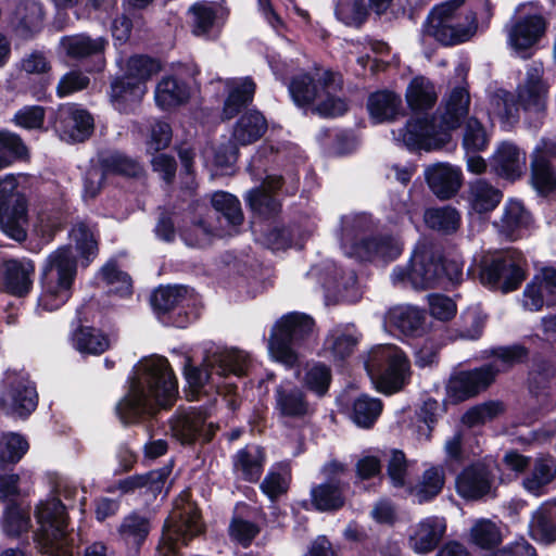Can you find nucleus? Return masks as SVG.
Masks as SVG:
<instances>
[{
  "label": "nucleus",
  "instance_id": "1",
  "mask_svg": "<svg viewBox=\"0 0 556 556\" xmlns=\"http://www.w3.org/2000/svg\"><path fill=\"white\" fill-rule=\"evenodd\" d=\"M178 393L176 377L165 357L141 359L134 368L128 393L117 404V414L124 424L152 415L159 407L173 404Z\"/></svg>",
  "mask_w": 556,
  "mask_h": 556
},
{
  "label": "nucleus",
  "instance_id": "2",
  "mask_svg": "<svg viewBox=\"0 0 556 556\" xmlns=\"http://www.w3.org/2000/svg\"><path fill=\"white\" fill-rule=\"evenodd\" d=\"M492 16L489 0H448L432 9L422 34L445 46L469 40L477 31L478 24H485Z\"/></svg>",
  "mask_w": 556,
  "mask_h": 556
},
{
  "label": "nucleus",
  "instance_id": "3",
  "mask_svg": "<svg viewBox=\"0 0 556 556\" xmlns=\"http://www.w3.org/2000/svg\"><path fill=\"white\" fill-rule=\"evenodd\" d=\"M470 96L466 87H456L446 96L437 126L428 116L412 118L400 130V139L413 150H435L450 140V131L460 126L469 113Z\"/></svg>",
  "mask_w": 556,
  "mask_h": 556
},
{
  "label": "nucleus",
  "instance_id": "4",
  "mask_svg": "<svg viewBox=\"0 0 556 556\" xmlns=\"http://www.w3.org/2000/svg\"><path fill=\"white\" fill-rule=\"evenodd\" d=\"M58 497L52 496L40 502L36 509L39 523L37 541L46 554L67 556L70 540L67 538L66 507H74L79 497V506L85 505V491L70 482H61L55 490Z\"/></svg>",
  "mask_w": 556,
  "mask_h": 556
},
{
  "label": "nucleus",
  "instance_id": "5",
  "mask_svg": "<svg viewBox=\"0 0 556 556\" xmlns=\"http://www.w3.org/2000/svg\"><path fill=\"white\" fill-rule=\"evenodd\" d=\"M342 88L341 77L328 70L314 67L295 76L289 85V92L299 106L315 104L316 111L326 117L342 115L346 102L337 96Z\"/></svg>",
  "mask_w": 556,
  "mask_h": 556
},
{
  "label": "nucleus",
  "instance_id": "6",
  "mask_svg": "<svg viewBox=\"0 0 556 556\" xmlns=\"http://www.w3.org/2000/svg\"><path fill=\"white\" fill-rule=\"evenodd\" d=\"M77 275V262L70 245L51 252L41 267L38 312H54L72 298Z\"/></svg>",
  "mask_w": 556,
  "mask_h": 556
},
{
  "label": "nucleus",
  "instance_id": "7",
  "mask_svg": "<svg viewBox=\"0 0 556 556\" xmlns=\"http://www.w3.org/2000/svg\"><path fill=\"white\" fill-rule=\"evenodd\" d=\"M315 320L312 316L291 312L282 315L273 326L268 339L270 357L288 368L300 363L303 351L312 345Z\"/></svg>",
  "mask_w": 556,
  "mask_h": 556
},
{
  "label": "nucleus",
  "instance_id": "8",
  "mask_svg": "<svg viewBox=\"0 0 556 556\" xmlns=\"http://www.w3.org/2000/svg\"><path fill=\"white\" fill-rule=\"evenodd\" d=\"M371 220L368 215L350 214L341 219V248L345 255L362 261L394 260L402 253V242L389 235L365 237Z\"/></svg>",
  "mask_w": 556,
  "mask_h": 556
},
{
  "label": "nucleus",
  "instance_id": "9",
  "mask_svg": "<svg viewBox=\"0 0 556 556\" xmlns=\"http://www.w3.org/2000/svg\"><path fill=\"white\" fill-rule=\"evenodd\" d=\"M161 71L157 61L135 55L127 61L123 77L111 84V101L113 106L122 113L134 112L148 92L147 81Z\"/></svg>",
  "mask_w": 556,
  "mask_h": 556
},
{
  "label": "nucleus",
  "instance_id": "10",
  "mask_svg": "<svg viewBox=\"0 0 556 556\" xmlns=\"http://www.w3.org/2000/svg\"><path fill=\"white\" fill-rule=\"evenodd\" d=\"M248 362V355L241 351L218 350L205 358L202 367H186L185 377L189 387L187 396L189 400L198 399L206 383L215 387L218 393L222 392L219 380L229 374L242 376Z\"/></svg>",
  "mask_w": 556,
  "mask_h": 556
},
{
  "label": "nucleus",
  "instance_id": "11",
  "mask_svg": "<svg viewBox=\"0 0 556 556\" xmlns=\"http://www.w3.org/2000/svg\"><path fill=\"white\" fill-rule=\"evenodd\" d=\"M365 366L377 389L387 394L399 391L409 371L405 354L392 344L374 346L368 353Z\"/></svg>",
  "mask_w": 556,
  "mask_h": 556
},
{
  "label": "nucleus",
  "instance_id": "12",
  "mask_svg": "<svg viewBox=\"0 0 556 556\" xmlns=\"http://www.w3.org/2000/svg\"><path fill=\"white\" fill-rule=\"evenodd\" d=\"M0 229L9 238L22 242L27 238L28 205L14 175L0 178Z\"/></svg>",
  "mask_w": 556,
  "mask_h": 556
},
{
  "label": "nucleus",
  "instance_id": "13",
  "mask_svg": "<svg viewBox=\"0 0 556 556\" xmlns=\"http://www.w3.org/2000/svg\"><path fill=\"white\" fill-rule=\"evenodd\" d=\"M480 281L489 288H500L504 293L516 290L526 278L522 257L511 254L483 256L480 262Z\"/></svg>",
  "mask_w": 556,
  "mask_h": 556
},
{
  "label": "nucleus",
  "instance_id": "14",
  "mask_svg": "<svg viewBox=\"0 0 556 556\" xmlns=\"http://www.w3.org/2000/svg\"><path fill=\"white\" fill-rule=\"evenodd\" d=\"M391 280L395 286H410L414 289L434 288L442 285L439 262L428 250L415 251L406 265L396 266L393 269Z\"/></svg>",
  "mask_w": 556,
  "mask_h": 556
},
{
  "label": "nucleus",
  "instance_id": "15",
  "mask_svg": "<svg viewBox=\"0 0 556 556\" xmlns=\"http://www.w3.org/2000/svg\"><path fill=\"white\" fill-rule=\"evenodd\" d=\"M201 531L202 523L197 508L191 503H185L182 506L176 504L165 523L162 535L163 548L168 553H175L179 546L187 544Z\"/></svg>",
  "mask_w": 556,
  "mask_h": 556
},
{
  "label": "nucleus",
  "instance_id": "16",
  "mask_svg": "<svg viewBox=\"0 0 556 556\" xmlns=\"http://www.w3.org/2000/svg\"><path fill=\"white\" fill-rule=\"evenodd\" d=\"M517 22L508 31V42L516 51L531 48L545 31L546 23L534 2L517 7Z\"/></svg>",
  "mask_w": 556,
  "mask_h": 556
},
{
  "label": "nucleus",
  "instance_id": "17",
  "mask_svg": "<svg viewBox=\"0 0 556 556\" xmlns=\"http://www.w3.org/2000/svg\"><path fill=\"white\" fill-rule=\"evenodd\" d=\"M38 395L28 378L22 374H7L0 404L7 414L24 417L35 410Z\"/></svg>",
  "mask_w": 556,
  "mask_h": 556
},
{
  "label": "nucleus",
  "instance_id": "18",
  "mask_svg": "<svg viewBox=\"0 0 556 556\" xmlns=\"http://www.w3.org/2000/svg\"><path fill=\"white\" fill-rule=\"evenodd\" d=\"M55 121L60 138L66 142H81L91 135L93 129L91 115L76 104L61 105Z\"/></svg>",
  "mask_w": 556,
  "mask_h": 556
},
{
  "label": "nucleus",
  "instance_id": "19",
  "mask_svg": "<svg viewBox=\"0 0 556 556\" xmlns=\"http://www.w3.org/2000/svg\"><path fill=\"white\" fill-rule=\"evenodd\" d=\"M500 372L496 365H484L473 370L460 371L448 382V392L458 401L475 396L486 389Z\"/></svg>",
  "mask_w": 556,
  "mask_h": 556
},
{
  "label": "nucleus",
  "instance_id": "20",
  "mask_svg": "<svg viewBox=\"0 0 556 556\" xmlns=\"http://www.w3.org/2000/svg\"><path fill=\"white\" fill-rule=\"evenodd\" d=\"M556 156V142L542 140L535 148L531 161V182L541 194H547L556 188V174L549 165Z\"/></svg>",
  "mask_w": 556,
  "mask_h": 556
},
{
  "label": "nucleus",
  "instance_id": "21",
  "mask_svg": "<svg viewBox=\"0 0 556 556\" xmlns=\"http://www.w3.org/2000/svg\"><path fill=\"white\" fill-rule=\"evenodd\" d=\"M455 488L456 492L464 498L480 500L493 494L494 477L486 466L472 465L458 473Z\"/></svg>",
  "mask_w": 556,
  "mask_h": 556
},
{
  "label": "nucleus",
  "instance_id": "22",
  "mask_svg": "<svg viewBox=\"0 0 556 556\" xmlns=\"http://www.w3.org/2000/svg\"><path fill=\"white\" fill-rule=\"evenodd\" d=\"M35 263L30 258L4 260L0 266L4 289L17 296L27 294L34 283Z\"/></svg>",
  "mask_w": 556,
  "mask_h": 556
},
{
  "label": "nucleus",
  "instance_id": "23",
  "mask_svg": "<svg viewBox=\"0 0 556 556\" xmlns=\"http://www.w3.org/2000/svg\"><path fill=\"white\" fill-rule=\"evenodd\" d=\"M542 75L541 65L530 66L517 88L518 102L526 112L541 113L545 110L547 87L542 80Z\"/></svg>",
  "mask_w": 556,
  "mask_h": 556
},
{
  "label": "nucleus",
  "instance_id": "24",
  "mask_svg": "<svg viewBox=\"0 0 556 556\" xmlns=\"http://www.w3.org/2000/svg\"><path fill=\"white\" fill-rule=\"evenodd\" d=\"M216 427L206 424V413L201 409H191L176 416L172 421V431L181 443H191L201 437L211 440Z\"/></svg>",
  "mask_w": 556,
  "mask_h": 556
},
{
  "label": "nucleus",
  "instance_id": "25",
  "mask_svg": "<svg viewBox=\"0 0 556 556\" xmlns=\"http://www.w3.org/2000/svg\"><path fill=\"white\" fill-rule=\"evenodd\" d=\"M445 531L446 522L444 518L426 517L410 528L409 546L417 554H428L438 546Z\"/></svg>",
  "mask_w": 556,
  "mask_h": 556
},
{
  "label": "nucleus",
  "instance_id": "26",
  "mask_svg": "<svg viewBox=\"0 0 556 556\" xmlns=\"http://www.w3.org/2000/svg\"><path fill=\"white\" fill-rule=\"evenodd\" d=\"M281 187V178L267 176L261 187L247 192L244 199L249 207L260 217H270L280 210V204L274 192Z\"/></svg>",
  "mask_w": 556,
  "mask_h": 556
},
{
  "label": "nucleus",
  "instance_id": "27",
  "mask_svg": "<svg viewBox=\"0 0 556 556\" xmlns=\"http://www.w3.org/2000/svg\"><path fill=\"white\" fill-rule=\"evenodd\" d=\"M425 176L432 192L441 199L453 197L462 185L460 168L446 163L429 166Z\"/></svg>",
  "mask_w": 556,
  "mask_h": 556
},
{
  "label": "nucleus",
  "instance_id": "28",
  "mask_svg": "<svg viewBox=\"0 0 556 556\" xmlns=\"http://www.w3.org/2000/svg\"><path fill=\"white\" fill-rule=\"evenodd\" d=\"M276 409L282 417L304 418L312 413L305 394L289 382L281 383L275 392Z\"/></svg>",
  "mask_w": 556,
  "mask_h": 556
},
{
  "label": "nucleus",
  "instance_id": "29",
  "mask_svg": "<svg viewBox=\"0 0 556 556\" xmlns=\"http://www.w3.org/2000/svg\"><path fill=\"white\" fill-rule=\"evenodd\" d=\"M492 167L497 175L514 180L526 168V153L511 142H502L493 154Z\"/></svg>",
  "mask_w": 556,
  "mask_h": 556
},
{
  "label": "nucleus",
  "instance_id": "30",
  "mask_svg": "<svg viewBox=\"0 0 556 556\" xmlns=\"http://www.w3.org/2000/svg\"><path fill=\"white\" fill-rule=\"evenodd\" d=\"M556 478V459L552 456L536 457L530 471L522 480L523 489L535 496L546 493L547 486Z\"/></svg>",
  "mask_w": 556,
  "mask_h": 556
},
{
  "label": "nucleus",
  "instance_id": "31",
  "mask_svg": "<svg viewBox=\"0 0 556 556\" xmlns=\"http://www.w3.org/2000/svg\"><path fill=\"white\" fill-rule=\"evenodd\" d=\"M266 460L264 450L258 445H247L232 457L233 471L249 482L258 481Z\"/></svg>",
  "mask_w": 556,
  "mask_h": 556
},
{
  "label": "nucleus",
  "instance_id": "32",
  "mask_svg": "<svg viewBox=\"0 0 556 556\" xmlns=\"http://www.w3.org/2000/svg\"><path fill=\"white\" fill-rule=\"evenodd\" d=\"M445 484V469L441 465L428 466L415 484H409L407 491L419 504L437 497Z\"/></svg>",
  "mask_w": 556,
  "mask_h": 556
},
{
  "label": "nucleus",
  "instance_id": "33",
  "mask_svg": "<svg viewBox=\"0 0 556 556\" xmlns=\"http://www.w3.org/2000/svg\"><path fill=\"white\" fill-rule=\"evenodd\" d=\"M151 530L150 519L141 514L131 513L124 517L117 532L121 542L129 549L138 552Z\"/></svg>",
  "mask_w": 556,
  "mask_h": 556
},
{
  "label": "nucleus",
  "instance_id": "34",
  "mask_svg": "<svg viewBox=\"0 0 556 556\" xmlns=\"http://www.w3.org/2000/svg\"><path fill=\"white\" fill-rule=\"evenodd\" d=\"M108 43L104 37L92 38L86 34L63 36L60 39V48L72 59H84L102 54Z\"/></svg>",
  "mask_w": 556,
  "mask_h": 556
},
{
  "label": "nucleus",
  "instance_id": "35",
  "mask_svg": "<svg viewBox=\"0 0 556 556\" xmlns=\"http://www.w3.org/2000/svg\"><path fill=\"white\" fill-rule=\"evenodd\" d=\"M424 323L422 313L410 305H397L391 307L383 320V325L390 331L397 330L403 334H414Z\"/></svg>",
  "mask_w": 556,
  "mask_h": 556
},
{
  "label": "nucleus",
  "instance_id": "36",
  "mask_svg": "<svg viewBox=\"0 0 556 556\" xmlns=\"http://www.w3.org/2000/svg\"><path fill=\"white\" fill-rule=\"evenodd\" d=\"M226 87L228 96L224 103L223 117L230 119L252 101L255 84L248 77L233 78L226 81Z\"/></svg>",
  "mask_w": 556,
  "mask_h": 556
},
{
  "label": "nucleus",
  "instance_id": "37",
  "mask_svg": "<svg viewBox=\"0 0 556 556\" xmlns=\"http://www.w3.org/2000/svg\"><path fill=\"white\" fill-rule=\"evenodd\" d=\"M367 106L375 123L392 121L403 111L401 97L390 90L371 93Z\"/></svg>",
  "mask_w": 556,
  "mask_h": 556
},
{
  "label": "nucleus",
  "instance_id": "38",
  "mask_svg": "<svg viewBox=\"0 0 556 556\" xmlns=\"http://www.w3.org/2000/svg\"><path fill=\"white\" fill-rule=\"evenodd\" d=\"M189 12L192 16V31L195 36H206L211 30L224 22L227 11L220 5H213L207 2H197Z\"/></svg>",
  "mask_w": 556,
  "mask_h": 556
},
{
  "label": "nucleus",
  "instance_id": "39",
  "mask_svg": "<svg viewBox=\"0 0 556 556\" xmlns=\"http://www.w3.org/2000/svg\"><path fill=\"white\" fill-rule=\"evenodd\" d=\"M405 97L413 111L422 112L433 108L438 100V91L428 78L417 76L407 86Z\"/></svg>",
  "mask_w": 556,
  "mask_h": 556
},
{
  "label": "nucleus",
  "instance_id": "40",
  "mask_svg": "<svg viewBox=\"0 0 556 556\" xmlns=\"http://www.w3.org/2000/svg\"><path fill=\"white\" fill-rule=\"evenodd\" d=\"M189 98L188 87L175 77H163L156 85L154 100L159 108L169 110L185 103Z\"/></svg>",
  "mask_w": 556,
  "mask_h": 556
},
{
  "label": "nucleus",
  "instance_id": "41",
  "mask_svg": "<svg viewBox=\"0 0 556 556\" xmlns=\"http://www.w3.org/2000/svg\"><path fill=\"white\" fill-rule=\"evenodd\" d=\"M14 21L21 36L27 38L38 33L43 21L40 3L33 0L21 2L14 11Z\"/></svg>",
  "mask_w": 556,
  "mask_h": 556
},
{
  "label": "nucleus",
  "instance_id": "42",
  "mask_svg": "<svg viewBox=\"0 0 556 556\" xmlns=\"http://www.w3.org/2000/svg\"><path fill=\"white\" fill-rule=\"evenodd\" d=\"M531 223V216L518 200H509L504 206L501 230L510 239H517Z\"/></svg>",
  "mask_w": 556,
  "mask_h": 556
},
{
  "label": "nucleus",
  "instance_id": "43",
  "mask_svg": "<svg viewBox=\"0 0 556 556\" xmlns=\"http://www.w3.org/2000/svg\"><path fill=\"white\" fill-rule=\"evenodd\" d=\"M211 203L214 210L224 217L229 227L219 235H232L236 232V228L243 222V213L239 200L228 192L218 191L212 195Z\"/></svg>",
  "mask_w": 556,
  "mask_h": 556
},
{
  "label": "nucleus",
  "instance_id": "44",
  "mask_svg": "<svg viewBox=\"0 0 556 556\" xmlns=\"http://www.w3.org/2000/svg\"><path fill=\"white\" fill-rule=\"evenodd\" d=\"M357 343L356 330L353 325H337L325 340V349L337 358L349 356Z\"/></svg>",
  "mask_w": 556,
  "mask_h": 556
},
{
  "label": "nucleus",
  "instance_id": "45",
  "mask_svg": "<svg viewBox=\"0 0 556 556\" xmlns=\"http://www.w3.org/2000/svg\"><path fill=\"white\" fill-rule=\"evenodd\" d=\"M488 113L491 119H498L505 129L511 127L518 119V106L513 96L505 90H497L490 97Z\"/></svg>",
  "mask_w": 556,
  "mask_h": 556
},
{
  "label": "nucleus",
  "instance_id": "46",
  "mask_svg": "<svg viewBox=\"0 0 556 556\" xmlns=\"http://www.w3.org/2000/svg\"><path fill=\"white\" fill-rule=\"evenodd\" d=\"M267 129L265 117L260 112H249L237 122L232 137L241 146L258 140Z\"/></svg>",
  "mask_w": 556,
  "mask_h": 556
},
{
  "label": "nucleus",
  "instance_id": "47",
  "mask_svg": "<svg viewBox=\"0 0 556 556\" xmlns=\"http://www.w3.org/2000/svg\"><path fill=\"white\" fill-rule=\"evenodd\" d=\"M290 480L291 472L289 466L279 463L269 469L260 488L270 501H275L287 493Z\"/></svg>",
  "mask_w": 556,
  "mask_h": 556
},
{
  "label": "nucleus",
  "instance_id": "48",
  "mask_svg": "<svg viewBox=\"0 0 556 556\" xmlns=\"http://www.w3.org/2000/svg\"><path fill=\"white\" fill-rule=\"evenodd\" d=\"M502 193L484 180H477L470 186L469 201L471 208L478 213L494 210L501 202Z\"/></svg>",
  "mask_w": 556,
  "mask_h": 556
},
{
  "label": "nucleus",
  "instance_id": "49",
  "mask_svg": "<svg viewBox=\"0 0 556 556\" xmlns=\"http://www.w3.org/2000/svg\"><path fill=\"white\" fill-rule=\"evenodd\" d=\"M311 501L321 511L339 509L344 504L342 488L339 483H321L311 490Z\"/></svg>",
  "mask_w": 556,
  "mask_h": 556
},
{
  "label": "nucleus",
  "instance_id": "50",
  "mask_svg": "<svg viewBox=\"0 0 556 556\" xmlns=\"http://www.w3.org/2000/svg\"><path fill=\"white\" fill-rule=\"evenodd\" d=\"M529 529L531 536L538 542L551 544L556 541V517L549 515L545 505L533 513Z\"/></svg>",
  "mask_w": 556,
  "mask_h": 556
},
{
  "label": "nucleus",
  "instance_id": "51",
  "mask_svg": "<svg viewBox=\"0 0 556 556\" xmlns=\"http://www.w3.org/2000/svg\"><path fill=\"white\" fill-rule=\"evenodd\" d=\"M74 346L81 353L101 354L110 346L109 338L100 330L91 327L78 329L73 337Z\"/></svg>",
  "mask_w": 556,
  "mask_h": 556
},
{
  "label": "nucleus",
  "instance_id": "52",
  "mask_svg": "<svg viewBox=\"0 0 556 556\" xmlns=\"http://www.w3.org/2000/svg\"><path fill=\"white\" fill-rule=\"evenodd\" d=\"M424 219L429 228L446 233L456 231L460 224L459 213L452 206L430 207Z\"/></svg>",
  "mask_w": 556,
  "mask_h": 556
},
{
  "label": "nucleus",
  "instance_id": "53",
  "mask_svg": "<svg viewBox=\"0 0 556 556\" xmlns=\"http://www.w3.org/2000/svg\"><path fill=\"white\" fill-rule=\"evenodd\" d=\"M382 412V403L379 399L366 394L358 396L353 403L352 420L362 428L371 427Z\"/></svg>",
  "mask_w": 556,
  "mask_h": 556
},
{
  "label": "nucleus",
  "instance_id": "54",
  "mask_svg": "<svg viewBox=\"0 0 556 556\" xmlns=\"http://www.w3.org/2000/svg\"><path fill=\"white\" fill-rule=\"evenodd\" d=\"M238 150L233 142L220 144L216 150L204 151L206 166H212L216 174H228L237 161Z\"/></svg>",
  "mask_w": 556,
  "mask_h": 556
},
{
  "label": "nucleus",
  "instance_id": "55",
  "mask_svg": "<svg viewBox=\"0 0 556 556\" xmlns=\"http://www.w3.org/2000/svg\"><path fill=\"white\" fill-rule=\"evenodd\" d=\"M170 473V469L167 467L159 470L150 471L146 476H137L128 478L121 482L119 488L124 492L132 491L138 488H147L152 493H160Z\"/></svg>",
  "mask_w": 556,
  "mask_h": 556
},
{
  "label": "nucleus",
  "instance_id": "56",
  "mask_svg": "<svg viewBox=\"0 0 556 556\" xmlns=\"http://www.w3.org/2000/svg\"><path fill=\"white\" fill-rule=\"evenodd\" d=\"M28 448L29 444L23 435L18 433L4 435L2 450L0 451V471H4L8 466L20 462Z\"/></svg>",
  "mask_w": 556,
  "mask_h": 556
},
{
  "label": "nucleus",
  "instance_id": "57",
  "mask_svg": "<svg viewBox=\"0 0 556 556\" xmlns=\"http://www.w3.org/2000/svg\"><path fill=\"white\" fill-rule=\"evenodd\" d=\"M188 289L182 286H168L156 289L151 298L152 306L160 313H167L181 305L187 298Z\"/></svg>",
  "mask_w": 556,
  "mask_h": 556
},
{
  "label": "nucleus",
  "instance_id": "58",
  "mask_svg": "<svg viewBox=\"0 0 556 556\" xmlns=\"http://www.w3.org/2000/svg\"><path fill=\"white\" fill-rule=\"evenodd\" d=\"M414 460H408L402 451L393 450L388 460L387 473L395 488L409 486V467L414 465Z\"/></svg>",
  "mask_w": 556,
  "mask_h": 556
},
{
  "label": "nucleus",
  "instance_id": "59",
  "mask_svg": "<svg viewBox=\"0 0 556 556\" xmlns=\"http://www.w3.org/2000/svg\"><path fill=\"white\" fill-rule=\"evenodd\" d=\"M99 277L110 287V290L121 295L131 293V279L128 274L118 269L115 262H108L100 270Z\"/></svg>",
  "mask_w": 556,
  "mask_h": 556
},
{
  "label": "nucleus",
  "instance_id": "60",
  "mask_svg": "<svg viewBox=\"0 0 556 556\" xmlns=\"http://www.w3.org/2000/svg\"><path fill=\"white\" fill-rule=\"evenodd\" d=\"M26 154L27 149L18 136L0 130V168L11 165L14 160Z\"/></svg>",
  "mask_w": 556,
  "mask_h": 556
},
{
  "label": "nucleus",
  "instance_id": "61",
  "mask_svg": "<svg viewBox=\"0 0 556 556\" xmlns=\"http://www.w3.org/2000/svg\"><path fill=\"white\" fill-rule=\"evenodd\" d=\"M470 539L476 545L482 548H490L497 545L502 536L500 529L493 521L480 519L471 527Z\"/></svg>",
  "mask_w": 556,
  "mask_h": 556
},
{
  "label": "nucleus",
  "instance_id": "62",
  "mask_svg": "<svg viewBox=\"0 0 556 556\" xmlns=\"http://www.w3.org/2000/svg\"><path fill=\"white\" fill-rule=\"evenodd\" d=\"M71 239L75 243L76 251L86 260V265L98 252V242L93 232L84 224L76 225L71 231Z\"/></svg>",
  "mask_w": 556,
  "mask_h": 556
},
{
  "label": "nucleus",
  "instance_id": "63",
  "mask_svg": "<svg viewBox=\"0 0 556 556\" xmlns=\"http://www.w3.org/2000/svg\"><path fill=\"white\" fill-rule=\"evenodd\" d=\"M331 371L330 368L324 364H314L305 372L304 384L305 387L317 394L323 396L330 386Z\"/></svg>",
  "mask_w": 556,
  "mask_h": 556
},
{
  "label": "nucleus",
  "instance_id": "64",
  "mask_svg": "<svg viewBox=\"0 0 556 556\" xmlns=\"http://www.w3.org/2000/svg\"><path fill=\"white\" fill-rule=\"evenodd\" d=\"M489 143V136L477 118H469L466 122L463 146L469 152L484 150Z\"/></svg>",
  "mask_w": 556,
  "mask_h": 556
}]
</instances>
